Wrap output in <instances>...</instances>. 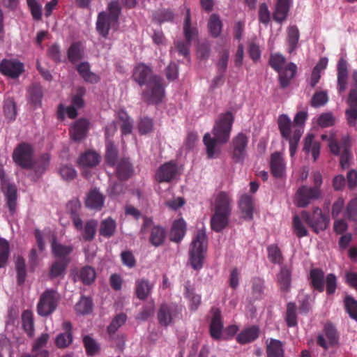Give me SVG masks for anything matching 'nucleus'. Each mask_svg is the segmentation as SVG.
Here are the masks:
<instances>
[{
	"label": "nucleus",
	"mask_w": 357,
	"mask_h": 357,
	"mask_svg": "<svg viewBox=\"0 0 357 357\" xmlns=\"http://www.w3.org/2000/svg\"><path fill=\"white\" fill-rule=\"evenodd\" d=\"M248 137L242 132L235 136L231 143V157L236 163H243L247 156Z\"/></svg>",
	"instance_id": "obj_12"
},
{
	"label": "nucleus",
	"mask_w": 357,
	"mask_h": 357,
	"mask_svg": "<svg viewBox=\"0 0 357 357\" xmlns=\"http://www.w3.org/2000/svg\"><path fill=\"white\" fill-rule=\"evenodd\" d=\"M285 320L288 327H294L298 324L296 305L293 302H289L287 305Z\"/></svg>",
	"instance_id": "obj_53"
},
{
	"label": "nucleus",
	"mask_w": 357,
	"mask_h": 357,
	"mask_svg": "<svg viewBox=\"0 0 357 357\" xmlns=\"http://www.w3.org/2000/svg\"><path fill=\"white\" fill-rule=\"evenodd\" d=\"M116 230V222L111 217L102 220L99 227V234L109 238L113 236Z\"/></svg>",
	"instance_id": "obj_37"
},
{
	"label": "nucleus",
	"mask_w": 357,
	"mask_h": 357,
	"mask_svg": "<svg viewBox=\"0 0 357 357\" xmlns=\"http://www.w3.org/2000/svg\"><path fill=\"white\" fill-rule=\"evenodd\" d=\"M178 172L175 162L170 161L165 163L158 170V182H169L174 178Z\"/></svg>",
	"instance_id": "obj_25"
},
{
	"label": "nucleus",
	"mask_w": 357,
	"mask_h": 357,
	"mask_svg": "<svg viewBox=\"0 0 357 357\" xmlns=\"http://www.w3.org/2000/svg\"><path fill=\"white\" fill-rule=\"evenodd\" d=\"M118 26V21L113 20L109 16L107 13L100 12L97 17L96 30L98 33L103 38H107L111 28L116 29Z\"/></svg>",
	"instance_id": "obj_17"
},
{
	"label": "nucleus",
	"mask_w": 357,
	"mask_h": 357,
	"mask_svg": "<svg viewBox=\"0 0 357 357\" xmlns=\"http://www.w3.org/2000/svg\"><path fill=\"white\" fill-rule=\"evenodd\" d=\"M151 289L149 282L146 280H138L136 282L135 292L138 298L143 300L147 297Z\"/></svg>",
	"instance_id": "obj_57"
},
{
	"label": "nucleus",
	"mask_w": 357,
	"mask_h": 357,
	"mask_svg": "<svg viewBox=\"0 0 357 357\" xmlns=\"http://www.w3.org/2000/svg\"><path fill=\"white\" fill-rule=\"evenodd\" d=\"M337 90L339 94L344 93L348 83V65L344 58H340L337 65Z\"/></svg>",
	"instance_id": "obj_20"
},
{
	"label": "nucleus",
	"mask_w": 357,
	"mask_h": 357,
	"mask_svg": "<svg viewBox=\"0 0 357 357\" xmlns=\"http://www.w3.org/2000/svg\"><path fill=\"white\" fill-rule=\"evenodd\" d=\"M347 102L350 108L345 111L347 120L350 126H355L357 121V97L355 91L348 95Z\"/></svg>",
	"instance_id": "obj_32"
},
{
	"label": "nucleus",
	"mask_w": 357,
	"mask_h": 357,
	"mask_svg": "<svg viewBox=\"0 0 357 357\" xmlns=\"http://www.w3.org/2000/svg\"><path fill=\"white\" fill-rule=\"evenodd\" d=\"M259 336V328L252 326L241 331L237 336L236 340L240 344H247L255 340Z\"/></svg>",
	"instance_id": "obj_39"
},
{
	"label": "nucleus",
	"mask_w": 357,
	"mask_h": 357,
	"mask_svg": "<svg viewBox=\"0 0 357 357\" xmlns=\"http://www.w3.org/2000/svg\"><path fill=\"white\" fill-rule=\"evenodd\" d=\"M296 70V65L290 62L284 68L278 71L281 88L284 89L289 86L291 80L294 77Z\"/></svg>",
	"instance_id": "obj_31"
},
{
	"label": "nucleus",
	"mask_w": 357,
	"mask_h": 357,
	"mask_svg": "<svg viewBox=\"0 0 357 357\" xmlns=\"http://www.w3.org/2000/svg\"><path fill=\"white\" fill-rule=\"evenodd\" d=\"M3 113L5 117L9 121H14L16 119L17 105L13 98H7L4 100Z\"/></svg>",
	"instance_id": "obj_48"
},
{
	"label": "nucleus",
	"mask_w": 357,
	"mask_h": 357,
	"mask_svg": "<svg viewBox=\"0 0 357 357\" xmlns=\"http://www.w3.org/2000/svg\"><path fill=\"white\" fill-rule=\"evenodd\" d=\"M277 282L282 292L287 294L289 291L291 284V269L289 266L284 265L280 268L277 274Z\"/></svg>",
	"instance_id": "obj_22"
},
{
	"label": "nucleus",
	"mask_w": 357,
	"mask_h": 357,
	"mask_svg": "<svg viewBox=\"0 0 357 357\" xmlns=\"http://www.w3.org/2000/svg\"><path fill=\"white\" fill-rule=\"evenodd\" d=\"M134 173V168L128 158H123L117 163L115 174L121 181L128 180Z\"/></svg>",
	"instance_id": "obj_21"
},
{
	"label": "nucleus",
	"mask_w": 357,
	"mask_h": 357,
	"mask_svg": "<svg viewBox=\"0 0 357 357\" xmlns=\"http://www.w3.org/2000/svg\"><path fill=\"white\" fill-rule=\"evenodd\" d=\"M212 314L210 323L209 332L211 337L218 340L221 338L223 330V321L221 311L218 307H212L211 310Z\"/></svg>",
	"instance_id": "obj_15"
},
{
	"label": "nucleus",
	"mask_w": 357,
	"mask_h": 357,
	"mask_svg": "<svg viewBox=\"0 0 357 357\" xmlns=\"http://www.w3.org/2000/svg\"><path fill=\"white\" fill-rule=\"evenodd\" d=\"M302 218H300L298 215H295L293 218L292 227L294 232L298 238H303L308 236V231L303 222L301 220Z\"/></svg>",
	"instance_id": "obj_59"
},
{
	"label": "nucleus",
	"mask_w": 357,
	"mask_h": 357,
	"mask_svg": "<svg viewBox=\"0 0 357 357\" xmlns=\"http://www.w3.org/2000/svg\"><path fill=\"white\" fill-rule=\"evenodd\" d=\"M207 248V237L205 231L199 230L191 243L190 262L195 270L203 266V261Z\"/></svg>",
	"instance_id": "obj_6"
},
{
	"label": "nucleus",
	"mask_w": 357,
	"mask_h": 357,
	"mask_svg": "<svg viewBox=\"0 0 357 357\" xmlns=\"http://www.w3.org/2000/svg\"><path fill=\"white\" fill-rule=\"evenodd\" d=\"M93 306V304L92 300L89 297L83 296L76 303L75 309L77 314L84 315L92 312Z\"/></svg>",
	"instance_id": "obj_47"
},
{
	"label": "nucleus",
	"mask_w": 357,
	"mask_h": 357,
	"mask_svg": "<svg viewBox=\"0 0 357 357\" xmlns=\"http://www.w3.org/2000/svg\"><path fill=\"white\" fill-rule=\"evenodd\" d=\"M50 162V156L47 153L42 154L37 159H33V165L27 169H32L34 172L33 180L36 181L47 170Z\"/></svg>",
	"instance_id": "obj_23"
},
{
	"label": "nucleus",
	"mask_w": 357,
	"mask_h": 357,
	"mask_svg": "<svg viewBox=\"0 0 357 357\" xmlns=\"http://www.w3.org/2000/svg\"><path fill=\"white\" fill-rule=\"evenodd\" d=\"M185 296L190 301V309L196 310L201 303V296L195 293V289L188 282L185 285Z\"/></svg>",
	"instance_id": "obj_52"
},
{
	"label": "nucleus",
	"mask_w": 357,
	"mask_h": 357,
	"mask_svg": "<svg viewBox=\"0 0 357 357\" xmlns=\"http://www.w3.org/2000/svg\"><path fill=\"white\" fill-rule=\"evenodd\" d=\"M27 98L29 103L34 107H40L43 98V89L38 83L32 84L27 91Z\"/></svg>",
	"instance_id": "obj_27"
},
{
	"label": "nucleus",
	"mask_w": 357,
	"mask_h": 357,
	"mask_svg": "<svg viewBox=\"0 0 357 357\" xmlns=\"http://www.w3.org/2000/svg\"><path fill=\"white\" fill-rule=\"evenodd\" d=\"M105 147V162L109 166L114 167L117 163V158L119 155L118 148L111 140L106 142Z\"/></svg>",
	"instance_id": "obj_40"
},
{
	"label": "nucleus",
	"mask_w": 357,
	"mask_h": 357,
	"mask_svg": "<svg viewBox=\"0 0 357 357\" xmlns=\"http://www.w3.org/2000/svg\"><path fill=\"white\" fill-rule=\"evenodd\" d=\"M301 217L317 234L320 231L325 230L328 226L330 221L328 215L324 214L321 209L319 207H314L312 214L306 211H302Z\"/></svg>",
	"instance_id": "obj_8"
},
{
	"label": "nucleus",
	"mask_w": 357,
	"mask_h": 357,
	"mask_svg": "<svg viewBox=\"0 0 357 357\" xmlns=\"http://www.w3.org/2000/svg\"><path fill=\"white\" fill-rule=\"evenodd\" d=\"M96 277V271L91 266H86L79 271V278L84 284H91L95 280Z\"/></svg>",
	"instance_id": "obj_55"
},
{
	"label": "nucleus",
	"mask_w": 357,
	"mask_h": 357,
	"mask_svg": "<svg viewBox=\"0 0 357 357\" xmlns=\"http://www.w3.org/2000/svg\"><path fill=\"white\" fill-rule=\"evenodd\" d=\"M321 197V190L317 188L303 185L299 188L296 194V202L298 207L304 208L308 206L312 200H316Z\"/></svg>",
	"instance_id": "obj_13"
},
{
	"label": "nucleus",
	"mask_w": 357,
	"mask_h": 357,
	"mask_svg": "<svg viewBox=\"0 0 357 357\" xmlns=\"http://www.w3.org/2000/svg\"><path fill=\"white\" fill-rule=\"evenodd\" d=\"M268 258L271 263L282 264L284 260L282 252L278 245L271 244L267 247Z\"/></svg>",
	"instance_id": "obj_49"
},
{
	"label": "nucleus",
	"mask_w": 357,
	"mask_h": 357,
	"mask_svg": "<svg viewBox=\"0 0 357 357\" xmlns=\"http://www.w3.org/2000/svg\"><path fill=\"white\" fill-rule=\"evenodd\" d=\"M51 247L53 255L56 258H58V260L66 259L70 263V259L69 255L73 251V247L72 245H65L54 241L52 243Z\"/></svg>",
	"instance_id": "obj_34"
},
{
	"label": "nucleus",
	"mask_w": 357,
	"mask_h": 357,
	"mask_svg": "<svg viewBox=\"0 0 357 357\" xmlns=\"http://www.w3.org/2000/svg\"><path fill=\"white\" fill-rule=\"evenodd\" d=\"M68 58L70 62L75 63L84 58V47L81 42H74L69 47L68 52Z\"/></svg>",
	"instance_id": "obj_38"
},
{
	"label": "nucleus",
	"mask_w": 357,
	"mask_h": 357,
	"mask_svg": "<svg viewBox=\"0 0 357 357\" xmlns=\"http://www.w3.org/2000/svg\"><path fill=\"white\" fill-rule=\"evenodd\" d=\"M272 174L276 178H281L285 172V162L282 154L275 152L271 154L270 162Z\"/></svg>",
	"instance_id": "obj_29"
},
{
	"label": "nucleus",
	"mask_w": 357,
	"mask_h": 357,
	"mask_svg": "<svg viewBox=\"0 0 357 357\" xmlns=\"http://www.w3.org/2000/svg\"><path fill=\"white\" fill-rule=\"evenodd\" d=\"M100 162V155L95 151H87L82 154L78 160V163L84 167H94Z\"/></svg>",
	"instance_id": "obj_41"
},
{
	"label": "nucleus",
	"mask_w": 357,
	"mask_h": 357,
	"mask_svg": "<svg viewBox=\"0 0 357 357\" xmlns=\"http://www.w3.org/2000/svg\"><path fill=\"white\" fill-rule=\"evenodd\" d=\"M105 199V197L99 189L93 188L86 195L85 206L92 210L100 211L104 206Z\"/></svg>",
	"instance_id": "obj_18"
},
{
	"label": "nucleus",
	"mask_w": 357,
	"mask_h": 357,
	"mask_svg": "<svg viewBox=\"0 0 357 357\" xmlns=\"http://www.w3.org/2000/svg\"><path fill=\"white\" fill-rule=\"evenodd\" d=\"M344 307L349 317L357 321V301L350 295L344 299Z\"/></svg>",
	"instance_id": "obj_58"
},
{
	"label": "nucleus",
	"mask_w": 357,
	"mask_h": 357,
	"mask_svg": "<svg viewBox=\"0 0 357 357\" xmlns=\"http://www.w3.org/2000/svg\"><path fill=\"white\" fill-rule=\"evenodd\" d=\"M119 120L121 121V131L122 135H126L132 132L133 128V121L126 112L119 114Z\"/></svg>",
	"instance_id": "obj_56"
},
{
	"label": "nucleus",
	"mask_w": 357,
	"mask_h": 357,
	"mask_svg": "<svg viewBox=\"0 0 357 357\" xmlns=\"http://www.w3.org/2000/svg\"><path fill=\"white\" fill-rule=\"evenodd\" d=\"M68 260H56L52 263L50 268V277L52 279L64 275L68 265Z\"/></svg>",
	"instance_id": "obj_46"
},
{
	"label": "nucleus",
	"mask_w": 357,
	"mask_h": 357,
	"mask_svg": "<svg viewBox=\"0 0 357 357\" xmlns=\"http://www.w3.org/2000/svg\"><path fill=\"white\" fill-rule=\"evenodd\" d=\"M83 344L89 356H93L100 351V345L90 335L83 337Z\"/></svg>",
	"instance_id": "obj_50"
},
{
	"label": "nucleus",
	"mask_w": 357,
	"mask_h": 357,
	"mask_svg": "<svg viewBox=\"0 0 357 357\" xmlns=\"http://www.w3.org/2000/svg\"><path fill=\"white\" fill-rule=\"evenodd\" d=\"M320 143L314 141V134H307L304 139L303 151L309 153L311 152L314 161H316L320 153Z\"/></svg>",
	"instance_id": "obj_35"
},
{
	"label": "nucleus",
	"mask_w": 357,
	"mask_h": 357,
	"mask_svg": "<svg viewBox=\"0 0 357 357\" xmlns=\"http://www.w3.org/2000/svg\"><path fill=\"white\" fill-rule=\"evenodd\" d=\"M310 283L312 287L318 291L323 292L324 290V273L321 268H312L310 271Z\"/></svg>",
	"instance_id": "obj_33"
},
{
	"label": "nucleus",
	"mask_w": 357,
	"mask_h": 357,
	"mask_svg": "<svg viewBox=\"0 0 357 357\" xmlns=\"http://www.w3.org/2000/svg\"><path fill=\"white\" fill-rule=\"evenodd\" d=\"M266 353L268 357H284L282 342L278 340L271 339L267 345Z\"/></svg>",
	"instance_id": "obj_43"
},
{
	"label": "nucleus",
	"mask_w": 357,
	"mask_h": 357,
	"mask_svg": "<svg viewBox=\"0 0 357 357\" xmlns=\"http://www.w3.org/2000/svg\"><path fill=\"white\" fill-rule=\"evenodd\" d=\"M181 308L173 303H163L158 310V321L161 326L167 327L179 318Z\"/></svg>",
	"instance_id": "obj_11"
},
{
	"label": "nucleus",
	"mask_w": 357,
	"mask_h": 357,
	"mask_svg": "<svg viewBox=\"0 0 357 357\" xmlns=\"http://www.w3.org/2000/svg\"><path fill=\"white\" fill-rule=\"evenodd\" d=\"M290 6L291 0H277L273 13L274 21L279 24H282L285 21L288 16Z\"/></svg>",
	"instance_id": "obj_26"
},
{
	"label": "nucleus",
	"mask_w": 357,
	"mask_h": 357,
	"mask_svg": "<svg viewBox=\"0 0 357 357\" xmlns=\"http://www.w3.org/2000/svg\"><path fill=\"white\" fill-rule=\"evenodd\" d=\"M324 334L327 337L329 344L334 346L338 343L339 337L337 333V330L333 325L331 324H327L324 326Z\"/></svg>",
	"instance_id": "obj_64"
},
{
	"label": "nucleus",
	"mask_w": 357,
	"mask_h": 357,
	"mask_svg": "<svg viewBox=\"0 0 357 357\" xmlns=\"http://www.w3.org/2000/svg\"><path fill=\"white\" fill-rule=\"evenodd\" d=\"M185 15L183 22V31L185 40H178L176 43V49L179 55L187 58L190 54V47L194 38L198 35L195 25L192 24L190 8L185 6Z\"/></svg>",
	"instance_id": "obj_5"
},
{
	"label": "nucleus",
	"mask_w": 357,
	"mask_h": 357,
	"mask_svg": "<svg viewBox=\"0 0 357 357\" xmlns=\"http://www.w3.org/2000/svg\"><path fill=\"white\" fill-rule=\"evenodd\" d=\"M22 327L29 337L34 333V321L33 313L31 310H24L22 314Z\"/></svg>",
	"instance_id": "obj_45"
},
{
	"label": "nucleus",
	"mask_w": 357,
	"mask_h": 357,
	"mask_svg": "<svg viewBox=\"0 0 357 357\" xmlns=\"http://www.w3.org/2000/svg\"><path fill=\"white\" fill-rule=\"evenodd\" d=\"M232 199L226 192L220 191L214 196L211 203L213 214L211 217V228L220 232L227 227L231 215Z\"/></svg>",
	"instance_id": "obj_2"
},
{
	"label": "nucleus",
	"mask_w": 357,
	"mask_h": 357,
	"mask_svg": "<svg viewBox=\"0 0 357 357\" xmlns=\"http://www.w3.org/2000/svg\"><path fill=\"white\" fill-rule=\"evenodd\" d=\"M60 301L59 294L53 289H47L40 295L36 310L38 315L48 317L57 308Z\"/></svg>",
	"instance_id": "obj_7"
},
{
	"label": "nucleus",
	"mask_w": 357,
	"mask_h": 357,
	"mask_svg": "<svg viewBox=\"0 0 357 357\" xmlns=\"http://www.w3.org/2000/svg\"><path fill=\"white\" fill-rule=\"evenodd\" d=\"M27 6L30 10L31 16L35 21L42 19V6L38 0H26Z\"/></svg>",
	"instance_id": "obj_63"
},
{
	"label": "nucleus",
	"mask_w": 357,
	"mask_h": 357,
	"mask_svg": "<svg viewBox=\"0 0 357 357\" xmlns=\"http://www.w3.org/2000/svg\"><path fill=\"white\" fill-rule=\"evenodd\" d=\"M61 333H59L55 337L54 344L58 349H66L70 347L73 342V324L69 321H65L61 325Z\"/></svg>",
	"instance_id": "obj_14"
},
{
	"label": "nucleus",
	"mask_w": 357,
	"mask_h": 357,
	"mask_svg": "<svg viewBox=\"0 0 357 357\" xmlns=\"http://www.w3.org/2000/svg\"><path fill=\"white\" fill-rule=\"evenodd\" d=\"M24 71V66L17 61L3 59L0 63L1 74L11 78H17Z\"/></svg>",
	"instance_id": "obj_16"
},
{
	"label": "nucleus",
	"mask_w": 357,
	"mask_h": 357,
	"mask_svg": "<svg viewBox=\"0 0 357 357\" xmlns=\"http://www.w3.org/2000/svg\"><path fill=\"white\" fill-rule=\"evenodd\" d=\"M344 215L350 221L357 222V197L349 202L346 206Z\"/></svg>",
	"instance_id": "obj_61"
},
{
	"label": "nucleus",
	"mask_w": 357,
	"mask_h": 357,
	"mask_svg": "<svg viewBox=\"0 0 357 357\" xmlns=\"http://www.w3.org/2000/svg\"><path fill=\"white\" fill-rule=\"evenodd\" d=\"M349 142L350 138L347 135L341 139L340 144L336 139H331L328 144L331 152L335 155H340V162L343 169L348 168L349 166V159L351 158Z\"/></svg>",
	"instance_id": "obj_10"
},
{
	"label": "nucleus",
	"mask_w": 357,
	"mask_h": 357,
	"mask_svg": "<svg viewBox=\"0 0 357 357\" xmlns=\"http://www.w3.org/2000/svg\"><path fill=\"white\" fill-rule=\"evenodd\" d=\"M278 123L282 137L284 139H289L291 128L292 126H295L292 125L290 119L287 115L282 114L278 118Z\"/></svg>",
	"instance_id": "obj_44"
},
{
	"label": "nucleus",
	"mask_w": 357,
	"mask_h": 357,
	"mask_svg": "<svg viewBox=\"0 0 357 357\" xmlns=\"http://www.w3.org/2000/svg\"><path fill=\"white\" fill-rule=\"evenodd\" d=\"M222 22L220 17L216 14H212L208 22V27L211 36L217 38L220 36L222 31Z\"/></svg>",
	"instance_id": "obj_51"
},
{
	"label": "nucleus",
	"mask_w": 357,
	"mask_h": 357,
	"mask_svg": "<svg viewBox=\"0 0 357 357\" xmlns=\"http://www.w3.org/2000/svg\"><path fill=\"white\" fill-rule=\"evenodd\" d=\"M15 269L17 271V281L19 285L22 284L26 279V271L24 259L18 256L15 261Z\"/></svg>",
	"instance_id": "obj_54"
},
{
	"label": "nucleus",
	"mask_w": 357,
	"mask_h": 357,
	"mask_svg": "<svg viewBox=\"0 0 357 357\" xmlns=\"http://www.w3.org/2000/svg\"><path fill=\"white\" fill-rule=\"evenodd\" d=\"M234 120V117L231 112L220 114L215 120L212 130L214 137H212L209 132L204 135L203 142L206 146L208 158L217 157L219 152L216 149L218 144H224L229 141Z\"/></svg>",
	"instance_id": "obj_1"
},
{
	"label": "nucleus",
	"mask_w": 357,
	"mask_h": 357,
	"mask_svg": "<svg viewBox=\"0 0 357 357\" xmlns=\"http://www.w3.org/2000/svg\"><path fill=\"white\" fill-rule=\"evenodd\" d=\"M89 124V121L85 119L76 121L70 129L71 139L76 142L82 140L86 135Z\"/></svg>",
	"instance_id": "obj_28"
},
{
	"label": "nucleus",
	"mask_w": 357,
	"mask_h": 357,
	"mask_svg": "<svg viewBox=\"0 0 357 357\" xmlns=\"http://www.w3.org/2000/svg\"><path fill=\"white\" fill-rule=\"evenodd\" d=\"M12 158L14 162L22 169L30 168L34 158L33 146L26 142L20 143L13 150Z\"/></svg>",
	"instance_id": "obj_9"
},
{
	"label": "nucleus",
	"mask_w": 357,
	"mask_h": 357,
	"mask_svg": "<svg viewBox=\"0 0 357 357\" xmlns=\"http://www.w3.org/2000/svg\"><path fill=\"white\" fill-rule=\"evenodd\" d=\"M68 208L73 225L77 231L82 232L83 240L87 242L92 241L97 231L98 221L93 219L89 220L83 227V222L78 214L80 203L77 199L70 201Z\"/></svg>",
	"instance_id": "obj_4"
},
{
	"label": "nucleus",
	"mask_w": 357,
	"mask_h": 357,
	"mask_svg": "<svg viewBox=\"0 0 357 357\" xmlns=\"http://www.w3.org/2000/svg\"><path fill=\"white\" fill-rule=\"evenodd\" d=\"M10 255V245L7 240L0 238V268L5 266Z\"/></svg>",
	"instance_id": "obj_62"
},
{
	"label": "nucleus",
	"mask_w": 357,
	"mask_h": 357,
	"mask_svg": "<svg viewBox=\"0 0 357 357\" xmlns=\"http://www.w3.org/2000/svg\"><path fill=\"white\" fill-rule=\"evenodd\" d=\"M79 75L86 82L96 84L100 81V77L90 70V65L88 62H82L76 68Z\"/></svg>",
	"instance_id": "obj_36"
},
{
	"label": "nucleus",
	"mask_w": 357,
	"mask_h": 357,
	"mask_svg": "<svg viewBox=\"0 0 357 357\" xmlns=\"http://www.w3.org/2000/svg\"><path fill=\"white\" fill-rule=\"evenodd\" d=\"M238 207L244 220L250 221L253 219L255 204L251 195H243L238 201Z\"/></svg>",
	"instance_id": "obj_19"
},
{
	"label": "nucleus",
	"mask_w": 357,
	"mask_h": 357,
	"mask_svg": "<svg viewBox=\"0 0 357 357\" xmlns=\"http://www.w3.org/2000/svg\"><path fill=\"white\" fill-rule=\"evenodd\" d=\"M6 204L11 214H13L16 210L17 206V188L15 185L9 184L4 192Z\"/></svg>",
	"instance_id": "obj_42"
},
{
	"label": "nucleus",
	"mask_w": 357,
	"mask_h": 357,
	"mask_svg": "<svg viewBox=\"0 0 357 357\" xmlns=\"http://www.w3.org/2000/svg\"><path fill=\"white\" fill-rule=\"evenodd\" d=\"M186 230V223L183 218L174 220L169 232V241L180 243L185 235Z\"/></svg>",
	"instance_id": "obj_24"
},
{
	"label": "nucleus",
	"mask_w": 357,
	"mask_h": 357,
	"mask_svg": "<svg viewBox=\"0 0 357 357\" xmlns=\"http://www.w3.org/2000/svg\"><path fill=\"white\" fill-rule=\"evenodd\" d=\"M133 79L140 86L145 85L142 99L148 104L156 103V75L144 63L138 64L134 69Z\"/></svg>",
	"instance_id": "obj_3"
},
{
	"label": "nucleus",
	"mask_w": 357,
	"mask_h": 357,
	"mask_svg": "<svg viewBox=\"0 0 357 357\" xmlns=\"http://www.w3.org/2000/svg\"><path fill=\"white\" fill-rule=\"evenodd\" d=\"M300 32L296 25L289 26L287 30V52L295 54L299 45Z\"/></svg>",
	"instance_id": "obj_30"
},
{
	"label": "nucleus",
	"mask_w": 357,
	"mask_h": 357,
	"mask_svg": "<svg viewBox=\"0 0 357 357\" xmlns=\"http://www.w3.org/2000/svg\"><path fill=\"white\" fill-rule=\"evenodd\" d=\"M286 63L285 57L280 53H272L270 55L268 64L276 72L280 71Z\"/></svg>",
	"instance_id": "obj_60"
}]
</instances>
